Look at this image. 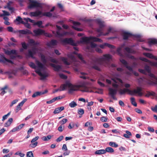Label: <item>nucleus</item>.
Here are the masks:
<instances>
[{
  "instance_id": "53",
  "label": "nucleus",
  "mask_w": 157,
  "mask_h": 157,
  "mask_svg": "<svg viewBox=\"0 0 157 157\" xmlns=\"http://www.w3.org/2000/svg\"><path fill=\"white\" fill-rule=\"evenodd\" d=\"M18 101V100L17 99H16L13 101L11 103V104L10 105V107H12L14 104L16 103Z\"/></svg>"
},
{
  "instance_id": "54",
  "label": "nucleus",
  "mask_w": 157,
  "mask_h": 157,
  "mask_svg": "<svg viewBox=\"0 0 157 157\" xmlns=\"http://www.w3.org/2000/svg\"><path fill=\"white\" fill-rule=\"evenodd\" d=\"M10 112H9L7 114L5 115H4V116H3V117H2V121H4L6 119L7 117L10 115Z\"/></svg>"
},
{
  "instance_id": "46",
  "label": "nucleus",
  "mask_w": 157,
  "mask_h": 157,
  "mask_svg": "<svg viewBox=\"0 0 157 157\" xmlns=\"http://www.w3.org/2000/svg\"><path fill=\"white\" fill-rule=\"evenodd\" d=\"M7 88V86H5L3 88H2L1 90L2 91L0 93V95H3L6 93V92L5 91V90Z\"/></svg>"
},
{
  "instance_id": "51",
  "label": "nucleus",
  "mask_w": 157,
  "mask_h": 157,
  "mask_svg": "<svg viewBox=\"0 0 157 157\" xmlns=\"http://www.w3.org/2000/svg\"><path fill=\"white\" fill-rule=\"evenodd\" d=\"M67 121V119H63L61 121L59 122V123L62 125L64 124Z\"/></svg>"
},
{
  "instance_id": "52",
  "label": "nucleus",
  "mask_w": 157,
  "mask_h": 157,
  "mask_svg": "<svg viewBox=\"0 0 157 157\" xmlns=\"http://www.w3.org/2000/svg\"><path fill=\"white\" fill-rule=\"evenodd\" d=\"M108 118L105 117H103L100 118V120L103 122H106Z\"/></svg>"
},
{
  "instance_id": "17",
  "label": "nucleus",
  "mask_w": 157,
  "mask_h": 157,
  "mask_svg": "<svg viewBox=\"0 0 157 157\" xmlns=\"http://www.w3.org/2000/svg\"><path fill=\"white\" fill-rule=\"evenodd\" d=\"M123 37L124 40H126L128 38H133L134 37V36L128 32H124L123 33Z\"/></svg>"
},
{
  "instance_id": "11",
  "label": "nucleus",
  "mask_w": 157,
  "mask_h": 157,
  "mask_svg": "<svg viewBox=\"0 0 157 157\" xmlns=\"http://www.w3.org/2000/svg\"><path fill=\"white\" fill-rule=\"evenodd\" d=\"M56 27L58 29L56 32L54 31H52L53 33L55 34L56 36L60 38L68 34V33L67 32L62 31L61 30L62 28L60 26L57 25Z\"/></svg>"
},
{
  "instance_id": "8",
  "label": "nucleus",
  "mask_w": 157,
  "mask_h": 157,
  "mask_svg": "<svg viewBox=\"0 0 157 157\" xmlns=\"http://www.w3.org/2000/svg\"><path fill=\"white\" fill-rule=\"evenodd\" d=\"M112 60V56L109 54L103 55V56L96 59L97 61L101 65L105 67H109L110 62Z\"/></svg>"
},
{
  "instance_id": "15",
  "label": "nucleus",
  "mask_w": 157,
  "mask_h": 157,
  "mask_svg": "<svg viewBox=\"0 0 157 157\" xmlns=\"http://www.w3.org/2000/svg\"><path fill=\"white\" fill-rule=\"evenodd\" d=\"M139 59L141 60L148 63L150 65L152 66H153L157 67V62H152L148 59L142 57H140Z\"/></svg>"
},
{
  "instance_id": "37",
  "label": "nucleus",
  "mask_w": 157,
  "mask_h": 157,
  "mask_svg": "<svg viewBox=\"0 0 157 157\" xmlns=\"http://www.w3.org/2000/svg\"><path fill=\"white\" fill-rule=\"evenodd\" d=\"M105 153L106 152H108L110 153H113L114 152V150L111 147H106L105 150Z\"/></svg>"
},
{
  "instance_id": "42",
  "label": "nucleus",
  "mask_w": 157,
  "mask_h": 157,
  "mask_svg": "<svg viewBox=\"0 0 157 157\" xmlns=\"http://www.w3.org/2000/svg\"><path fill=\"white\" fill-rule=\"evenodd\" d=\"M16 20L19 22L20 23L22 24H24L25 22H24L22 18L21 17H20L18 16L17 17V18L16 19Z\"/></svg>"
},
{
  "instance_id": "44",
  "label": "nucleus",
  "mask_w": 157,
  "mask_h": 157,
  "mask_svg": "<svg viewBox=\"0 0 157 157\" xmlns=\"http://www.w3.org/2000/svg\"><path fill=\"white\" fill-rule=\"evenodd\" d=\"M131 101L132 104L135 106H137V103L135 101V99L134 98H131Z\"/></svg>"
},
{
  "instance_id": "24",
  "label": "nucleus",
  "mask_w": 157,
  "mask_h": 157,
  "mask_svg": "<svg viewBox=\"0 0 157 157\" xmlns=\"http://www.w3.org/2000/svg\"><path fill=\"white\" fill-rule=\"evenodd\" d=\"M58 42L56 40H52L47 43V45L50 47H52L57 44Z\"/></svg>"
},
{
  "instance_id": "41",
  "label": "nucleus",
  "mask_w": 157,
  "mask_h": 157,
  "mask_svg": "<svg viewBox=\"0 0 157 157\" xmlns=\"http://www.w3.org/2000/svg\"><path fill=\"white\" fill-rule=\"evenodd\" d=\"M77 105L76 102L73 101L69 104V106L71 108H74Z\"/></svg>"
},
{
  "instance_id": "5",
  "label": "nucleus",
  "mask_w": 157,
  "mask_h": 157,
  "mask_svg": "<svg viewBox=\"0 0 157 157\" xmlns=\"http://www.w3.org/2000/svg\"><path fill=\"white\" fill-rule=\"evenodd\" d=\"M67 84L68 86L69 89V92H72L74 91L80 90L82 92H93L91 90V88L87 86L86 85L82 84L78 86L73 85L71 84L70 82H67Z\"/></svg>"
},
{
  "instance_id": "30",
  "label": "nucleus",
  "mask_w": 157,
  "mask_h": 157,
  "mask_svg": "<svg viewBox=\"0 0 157 157\" xmlns=\"http://www.w3.org/2000/svg\"><path fill=\"white\" fill-rule=\"evenodd\" d=\"M13 3V2L12 1H9L7 3V6L8 7V10L11 11L12 13L14 11V8L11 6L12 4Z\"/></svg>"
},
{
  "instance_id": "62",
  "label": "nucleus",
  "mask_w": 157,
  "mask_h": 157,
  "mask_svg": "<svg viewBox=\"0 0 157 157\" xmlns=\"http://www.w3.org/2000/svg\"><path fill=\"white\" fill-rule=\"evenodd\" d=\"M63 137L62 136H61L59 137L56 140L57 142H59L61 141L63 139Z\"/></svg>"
},
{
  "instance_id": "18",
  "label": "nucleus",
  "mask_w": 157,
  "mask_h": 157,
  "mask_svg": "<svg viewBox=\"0 0 157 157\" xmlns=\"http://www.w3.org/2000/svg\"><path fill=\"white\" fill-rule=\"evenodd\" d=\"M27 100L26 99H24L17 106L15 111L17 113L19 110L21 109V107L26 102Z\"/></svg>"
},
{
  "instance_id": "48",
  "label": "nucleus",
  "mask_w": 157,
  "mask_h": 157,
  "mask_svg": "<svg viewBox=\"0 0 157 157\" xmlns=\"http://www.w3.org/2000/svg\"><path fill=\"white\" fill-rule=\"evenodd\" d=\"M42 24V22L41 21H37V25L40 28H44V26L41 25Z\"/></svg>"
},
{
  "instance_id": "19",
  "label": "nucleus",
  "mask_w": 157,
  "mask_h": 157,
  "mask_svg": "<svg viewBox=\"0 0 157 157\" xmlns=\"http://www.w3.org/2000/svg\"><path fill=\"white\" fill-rule=\"evenodd\" d=\"M1 59H0V62L3 63L7 62L11 64H13V62L11 60L6 59L3 55L1 56Z\"/></svg>"
},
{
  "instance_id": "9",
  "label": "nucleus",
  "mask_w": 157,
  "mask_h": 157,
  "mask_svg": "<svg viewBox=\"0 0 157 157\" xmlns=\"http://www.w3.org/2000/svg\"><path fill=\"white\" fill-rule=\"evenodd\" d=\"M96 21L98 24L99 25V28L97 29V31L98 33L97 36L98 37H99L102 35H107L111 32L112 28L110 27L107 29V32L106 33H104L102 31H103V28L105 26L104 22L99 19H97Z\"/></svg>"
},
{
  "instance_id": "35",
  "label": "nucleus",
  "mask_w": 157,
  "mask_h": 157,
  "mask_svg": "<svg viewBox=\"0 0 157 157\" xmlns=\"http://www.w3.org/2000/svg\"><path fill=\"white\" fill-rule=\"evenodd\" d=\"M126 133L124 134L123 135L126 138H129L130 136L132 135L131 133L127 130L125 131Z\"/></svg>"
},
{
  "instance_id": "38",
  "label": "nucleus",
  "mask_w": 157,
  "mask_h": 157,
  "mask_svg": "<svg viewBox=\"0 0 157 157\" xmlns=\"http://www.w3.org/2000/svg\"><path fill=\"white\" fill-rule=\"evenodd\" d=\"M13 120L12 118H10L8 121L5 124V126L7 127L10 126Z\"/></svg>"
},
{
  "instance_id": "20",
  "label": "nucleus",
  "mask_w": 157,
  "mask_h": 157,
  "mask_svg": "<svg viewBox=\"0 0 157 157\" xmlns=\"http://www.w3.org/2000/svg\"><path fill=\"white\" fill-rule=\"evenodd\" d=\"M33 32L35 34V36L44 34V31L40 29L34 30H33Z\"/></svg>"
},
{
  "instance_id": "63",
  "label": "nucleus",
  "mask_w": 157,
  "mask_h": 157,
  "mask_svg": "<svg viewBox=\"0 0 157 157\" xmlns=\"http://www.w3.org/2000/svg\"><path fill=\"white\" fill-rule=\"evenodd\" d=\"M75 126V124L74 123H71L69 124L68 126V128L69 129H72L73 128H74V126Z\"/></svg>"
},
{
  "instance_id": "60",
  "label": "nucleus",
  "mask_w": 157,
  "mask_h": 157,
  "mask_svg": "<svg viewBox=\"0 0 157 157\" xmlns=\"http://www.w3.org/2000/svg\"><path fill=\"white\" fill-rule=\"evenodd\" d=\"M22 47L24 49H26L28 46L25 42H22L21 43Z\"/></svg>"
},
{
  "instance_id": "43",
  "label": "nucleus",
  "mask_w": 157,
  "mask_h": 157,
  "mask_svg": "<svg viewBox=\"0 0 157 157\" xmlns=\"http://www.w3.org/2000/svg\"><path fill=\"white\" fill-rule=\"evenodd\" d=\"M51 138V135H48L47 136H43L42 137V140L44 141H48Z\"/></svg>"
},
{
  "instance_id": "16",
  "label": "nucleus",
  "mask_w": 157,
  "mask_h": 157,
  "mask_svg": "<svg viewBox=\"0 0 157 157\" xmlns=\"http://www.w3.org/2000/svg\"><path fill=\"white\" fill-rule=\"evenodd\" d=\"M50 65L54 68V70L56 71H66L62 70V67L60 65H56L52 63H50Z\"/></svg>"
},
{
  "instance_id": "27",
  "label": "nucleus",
  "mask_w": 157,
  "mask_h": 157,
  "mask_svg": "<svg viewBox=\"0 0 157 157\" xmlns=\"http://www.w3.org/2000/svg\"><path fill=\"white\" fill-rule=\"evenodd\" d=\"M19 33L23 34H32V33L28 29H26L25 30H20L18 31Z\"/></svg>"
},
{
  "instance_id": "32",
  "label": "nucleus",
  "mask_w": 157,
  "mask_h": 157,
  "mask_svg": "<svg viewBox=\"0 0 157 157\" xmlns=\"http://www.w3.org/2000/svg\"><path fill=\"white\" fill-rule=\"evenodd\" d=\"M23 20L26 22H28L29 21L31 23H33V25H37V22H35L34 20H31L29 18H24Z\"/></svg>"
},
{
  "instance_id": "31",
  "label": "nucleus",
  "mask_w": 157,
  "mask_h": 157,
  "mask_svg": "<svg viewBox=\"0 0 157 157\" xmlns=\"http://www.w3.org/2000/svg\"><path fill=\"white\" fill-rule=\"evenodd\" d=\"M69 81H67L64 84H62L59 88L60 91H63L66 90L67 87H68V86L67 84V83Z\"/></svg>"
},
{
  "instance_id": "56",
  "label": "nucleus",
  "mask_w": 157,
  "mask_h": 157,
  "mask_svg": "<svg viewBox=\"0 0 157 157\" xmlns=\"http://www.w3.org/2000/svg\"><path fill=\"white\" fill-rule=\"evenodd\" d=\"M23 24L25 25V26L26 28L29 29H30L31 28L30 25L28 23V22L25 21V23Z\"/></svg>"
},
{
  "instance_id": "25",
  "label": "nucleus",
  "mask_w": 157,
  "mask_h": 157,
  "mask_svg": "<svg viewBox=\"0 0 157 157\" xmlns=\"http://www.w3.org/2000/svg\"><path fill=\"white\" fill-rule=\"evenodd\" d=\"M74 25L73 26V28L75 30L78 31H82V29L81 28H78L77 26L80 25V23L77 22H73Z\"/></svg>"
},
{
  "instance_id": "61",
  "label": "nucleus",
  "mask_w": 157,
  "mask_h": 157,
  "mask_svg": "<svg viewBox=\"0 0 157 157\" xmlns=\"http://www.w3.org/2000/svg\"><path fill=\"white\" fill-rule=\"evenodd\" d=\"M93 68L94 69L98 71H100L101 69L97 65H94L93 67Z\"/></svg>"
},
{
  "instance_id": "29",
  "label": "nucleus",
  "mask_w": 157,
  "mask_h": 157,
  "mask_svg": "<svg viewBox=\"0 0 157 157\" xmlns=\"http://www.w3.org/2000/svg\"><path fill=\"white\" fill-rule=\"evenodd\" d=\"M109 94L110 95H116L117 93V89L110 88L109 89Z\"/></svg>"
},
{
  "instance_id": "26",
  "label": "nucleus",
  "mask_w": 157,
  "mask_h": 157,
  "mask_svg": "<svg viewBox=\"0 0 157 157\" xmlns=\"http://www.w3.org/2000/svg\"><path fill=\"white\" fill-rule=\"evenodd\" d=\"M152 96L155 97V96H157V94L156 93L153 91H147V93L145 95V96L147 97H149L150 96Z\"/></svg>"
},
{
  "instance_id": "57",
  "label": "nucleus",
  "mask_w": 157,
  "mask_h": 157,
  "mask_svg": "<svg viewBox=\"0 0 157 157\" xmlns=\"http://www.w3.org/2000/svg\"><path fill=\"white\" fill-rule=\"evenodd\" d=\"M59 75L60 77L64 79H66L67 78V76H66L64 75L63 74H59Z\"/></svg>"
},
{
  "instance_id": "64",
  "label": "nucleus",
  "mask_w": 157,
  "mask_h": 157,
  "mask_svg": "<svg viewBox=\"0 0 157 157\" xmlns=\"http://www.w3.org/2000/svg\"><path fill=\"white\" fill-rule=\"evenodd\" d=\"M4 52H5V53L7 54V55H11L10 51H9L8 50L4 49Z\"/></svg>"
},
{
  "instance_id": "4",
  "label": "nucleus",
  "mask_w": 157,
  "mask_h": 157,
  "mask_svg": "<svg viewBox=\"0 0 157 157\" xmlns=\"http://www.w3.org/2000/svg\"><path fill=\"white\" fill-rule=\"evenodd\" d=\"M76 56L80 59L81 63H86V62L83 60L82 55L77 53L75 52H70L67 54L68 57L69 59H71V61H68L67 58L64 57H61L60 58V59L66 65H69L71 63H73V65L75 66L76 67H78L79 64L75 56ZM74 69L76 71H78V69L77 68H75Z\"/></svg>"
},
{
  "instance_id": "36",
  "label": "nucleus",
  "mask_w": 157,
  "mask_h": 157,
  "mask_svg": "<svg viewBox=\"0 0 157 157\" xmlns=\"http://www.w3.org/2000/svg\"><path fill=\"white\" fill-rule=\"evenodd\" d=\"M105 153V150L104 149H101L99 150H98L96 151L95 152V154L97 155H101Z\"/></svg>"
},
{
  "instance_id": "34",
  "label": "nucleus",
  "mask_w": 157,
  "mask_h": 157,
  "mask_svg": "<svg viewBox=\"0 0 157 157\" xmlns=\"http://www.w3.org/2000/svg\"><path fill=\"white\" fill-rule=\"evenodd\" d=\"M81 75L79 76L80 77L83 79H86L88 78V74L84 72H81Z\"/></svg>"
},
{
  "instance_id": "49",
  "label": "nucleus",
  "mask_w": 157,
  "mask_h": 157,
  "mask_svg": "<svg viewBox=\"0 0 157 157\" xmlns=\"http://www.w3.org/2000/svg\"><path fill=\"white\" fill-rule=\"evenodd\" d=\"M27 157H33V155L32 151H29L27 153Z\"/></svg>"
},
{
  "instance_id": "7",
  "label": "nucleus",
  "mask_w": 157,
  "mask_h": 157,
  "mask_svg": "<svg viewBox=\"0 0 157 157\" xmlns=\"http://www.w3.org/2000/svg\"><path fill=\"white\" fill-rule=\"evenodd\" d=\"M29 43L31 46H33V47H32V50H28V52L25 54V55L26 57H31L33 59H34L35 58L34 56V55L37 53L38 50V48L36 47L35 46L38 45L39 43L38 42H35L32 39L29 40Z\"/></svg>"
},
{
  "instance_id": "3",
  "label": "nucleus",
  "mask_w": 157,
  "mask_h": 157,
  "mask_svg": "<svg viewBox=\"0 0 157 157\" xmlns=\"http://www.w3.org/2000/svg\"><path fill=\"white\" fill-rule=\"evenodd\" d=\"M93 42H98L102 43V40L100 39L95 37L90 36L89 37H82L80 40V42L86 44H90V46H87V49L91 52H94L93 49L94 48L96 52L99 53L102 52V50L98 47V45L93 43Z\"/></svg>"
},
{
  "instance_id": "59",
  "label": "nucleus",
  "mask_w": 157,
  "mask_h": 157,
  "mask_svg": "<svg viewBox=\"0 0 157 157\" xmlns=\"http://www.w3.org/2000/svg\"><path fill=\"white\" fill-rule=\"evenodd\" d=\"M64 126H63L62 125H60L58 128V130L60 132H62L63 130Z\"/></svg>"
},
{
  "instance_id": "40",
  "label": "nucleus",
  "mask_w": 157,
  "mask_h": 157,
  "mask_svg": "<svg viewBox=\"0 0 157 157\" xmlns=\"http://www.w3.org/2000/svg\"><path fill=\"white\" fill-rule=\"evenodd\" d=\"M149 43L150 44H157V40L155 39H151L149 41Z\"/></svg>"
},
{
  "instance_id": "1",
  "label": "nucleus",
  "mask_w": 157,
  "mask_h": 157,
  "mask_svg": "<svg viewBox=\"0 0 157 157\" xmlns=\"http://www.w3.org/2000/svg\"><path fill=\"white\" fill-rule=\"evenodd\" d=\"M124 45V44L122 45L121 47L117 48V54L121 57L120 59V62L129 71V72L124 71L122 68L120 67L117 68V70L122 73H125L128 75H130L132 73L134 74L135 76H138L139 75L138 73L134 71L133 70L132 67L137 66L139 59L138 58H135L133 56L129 54V53L134 54L135 53V52L132 48L126 47L125 48V50L127 53L125 54V55H122L121 51L122 48Z\"/></svg>"
},
{
  "instance_id": "21",
  "label": "nucleus",
  "mask_w": 157,
  "mask_h": 157,
  "mask_svg": "<svg viewBox=\"0 0 157 157\" xmlns=\"http://www.w3.org/2000/svg\"><path fill=\"white\" fill-rule=\"evenodd\" d=\"M48 92V90H45L44 91H40V92H36L32 96L33 98H35L37 96H40L43 94H44Z\"/></svg>"
},
{
  "instance_id": "10",
  "label": "nucleus",
  "mask_w": 157,
  "mask_h": 157,
  "mask_svg": "<svg viewBox=\"0 0 157 157\" xmlns=\"http://www.w3.org/2000/svg\"><path fill=\"white\" fill-rule=\"evenodd\" d=\"M30 15L31 17H41L43 16H46L50 17L52 16V14L50 12L43 13L42 11L37 10L34 12H31L30 13Z\"/></svg>"
},
{
  "instance_id": "12",
  "label": "nucleus",
  "mask_w": 157,
  "mask_h": 157,
  "mask_svg": "<svg viewBox=\"0 0 157 157\" xmlns=\"http://www.w3.org/2000/svg\"><path fill=\"white\" fill-rule=\"evenodd\" d=\"M142 89L140 87H137L136 89L132 90H130V94L132 95H136L141 97L143 95Z\"/></svg>"
},
{
  "instance_id": "6",
  "label": "nucleus",
  "mask_w": 157,
  "mask_h": 157,
  "mask_svg": "<svg viewBox=\"0 0 157 157\" xmlns=\"http://www.w3.org/2000/svg\"><path fill=\"white\" fill-rule=\"evenodd\" d=\"M139 71L140 73L145 74H146V73H148L150 80L149 82V84L154 85L157 84V77L151 73V69L149 66L146 65L144 66V69H139Z\"/></svg>"
},
{
  "instance_id": "45",
  "label": "nucleus",
  "mask_w": 157,
  "mask_h": 157,
  "mask_svg": "<svg viewBox=\"0 0 157 157\" xmlns=\"http://www.w3.org/2000/svg\"><path fill=\"white\" fill-rule=\"evenodd\" d=\"M109 144L110 146L112 147H117L118 146V144L114 142H110L109 143Z\"/></svg>"
},
{
  "instance_id": "47",
  "label": "nucleus",
  "mask_w": 157,
  "mask_h": 157,
  "mask_svg": "<svg viewBox=\"0 0 157 157\" xmlns=\"http://www.w3.org/2000/svg\"><path fill=\"white\" fill-rule=\"evenodd\" d=\"M78 113L79 115H82L84 113V110L82 109L79 108L78 109Z\"/></svg>"
},
{
  "instance_id": "13",
  "label": "nucleus",
  "mask_w": 157,
  "mask_h": 157,
  "mask_svg": "<svg viewBox=\"0 0 157 157\" xmlns=\"http://www.w3.org/2000/svg\"><path fill=\"white\" fill-rule=\"evenodd\" d=\"M99 47L102 49L105 48V47H107L111 49V52L112 53L115 54L116 53L115 46L108 43H104L102 44H100Z\"/></svg>"
},
{
  "instance_id": "14",
  "label": "nucleus",
  "mask_w": 157,
  "mask_h": 157,
  "mask_svg": "<svg viewBox=\"0 0 157 157\" xmlns=\"http://www.w3.org/2000/svg\"><path fill=\"white\" fill-rule=\"evenodd\" d=\"M61 41L63 44H69L72 45H75L76 44L71 38H66L61 39Z\"/></svg>"
},
{
  "instance_id": "28",
  "label": "nucleus",
  "mask_w": 157,
  "mask_h": 157,
  "mask_svg": "<svg viewBox=\"0 0 157 157\" xmlns=\"http://www.w3.org/2000/svg\"><path fill=\"white\" fill-rule=\"evenodd\" d=\"M64 109V108L63 106H61L60 107L56 108L55 109V110L53 112V113L54 114L58 113L61 111L63 110Z\"/></svg>"
},
{
  "instance_id": "22",
  "label": "nucleus",
  "mask_w": 157,
  "mask_h": 157,
  "mask_svg": "<svg viewBox=\"0 0 157 157\" xmlns=\"http://www.w3.org/2000/svg\"><path fill=\"white\" fill-rule=\"evenodd\" d=\"M143 55L149 58L154 59L157 60V57L154 56L152 54L150 53H144Z\"/></svg>"
},
{
  "instance_id": "33",
  "label": "nucleus",
  "mask_w": 157,
  "mask_h": 157,
  "mask_svg": "<svg viewBox=\"0 0 157 157\" xmlns=\"http://www.w3.org/2000/svg\"><path fill=\"white\" fill-rule=\"evenodd\" d=\"M127 92L130 94V90L128 89H121L120 90L119 93L121 95L124 94L126 92Z\"/></svg>"
},
{
  "instance_id": "39",
  "label": "nucleus",
  "mask_w": 157,
  "mask_h": 157,
  "mask_svg": "<svg viewBox=\"0 0 157 157\" xmlns=\"http://www.w3.org/2000/svg\"><path fill=\"white\" fill-rule=\"evenodd\" d=\"M2 12L3 13V14L0 15V17H2L5 16H9L10 14L9 13L5 10H2Z\"/></svg>"
},
{
  "instance_id": "2",
  "label": "nucleus",
  "mask_w": 157,
  "mask_h": 157,
  "mask_svg": "<svg viewBox=\"0 0 157 157\" xmlns=\"http://www.w3.org/2000/svg\"><path fill=\"white\" fill-rule=\"evenodd\" d=\"M39 56L40 57L43 63L36 59L35 60V64L30 62L29 63V65L31 68L35 70V72L41 77L42 79H44L48 76L45 66L48 61H50L56 63H58V61L51 57L46 58L41 53H40Z\"/></svg>"
},
{
  "instance_id": "58",
  "label": "nucleus",
  "mask_w": 157,
  "mask_h": 157,
  "mask_svg": "<svg viewBox=\"0 0 157 157\" xmlns=\"http://www.w3.org/2000/svg\"><path fill=\"white\" fill-rule=\"evenodd\" d=\"M24 125L25 124H20V125L17 127L18 131L24 127Z\"/></svg>"
},
{
  "instance_id": "55",
  "label": "nucleus",
  "mask_w": 157,
  "mask_h": 157,
  "mask_svg": "<svg viewBox=\"0 0 157 157\" xmlns=\"http://www.w3.org/2000/svg\"><path fill=\"white\" fill-rule=\"evenodd\" d=\"M39 138V137L38 136H36L34 138H33L31 141V143H33L34 142H35L37 141L38 139Z\"/></svg>"
},
{
  "instance_id": "50",
  "label": "nucleus",
  "mask_w": 157,
  "mask_h": 157,
  "mask_svg": "<svg viewBox=\"0 0 157 157\" xmlns=\"http://www.w3.org/2000/svg\"><path fill=\"white\" fill-rule=\"evenodd\" d=\"M37 144L38 142H35L30 144L29 146L31 147L34 148L37 146Z\"/></svg>"
},
{
  "instance_id": "23",
  "label": "nucleus",
  "mask_w": 157,
  "mask_h": 157,
  "mask_svg": "<svg viewBox=\"0 0 157 157\" xmlns=\"http://www.w3.org/2000/svg\"><path fill=\"white\" fill-rule=\"evenodd\" d=\"M143 55L149 58L154 59L157 60V57L154 56L152 54L150 53H144Z\"/></svg>"
}]
</instances>
